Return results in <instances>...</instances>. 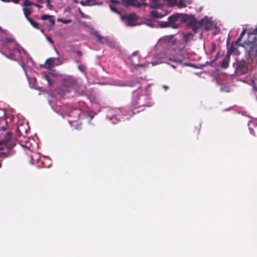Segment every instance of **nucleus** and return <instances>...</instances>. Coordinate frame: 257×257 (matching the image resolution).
I'll use <instances>...</instances> for the list:
<instances>
[{"label": "nucleus", "instance_id": "33", "mask_svg": "<svg viewBox=\"0 0 257 257\" xmlns=\"http://www.w3.org/2000/svg\"><path fill=\"white\" fill-rule=\"evenodd\" d=\"M220 52H218V53L215 56V58L210 62H206L204 64H211L215 60H216L220 55Z\"/></svg>", "mask_w": 257, "mask_h": 257}, {"label": "nucleus", "instance_id": "53", "mask_svg": "<svg viewBox=\"0 0 257 257\" xmlns=\"http://www.w3.org/2000/svg\"><path fill=\"white\" fill-rule=\"evenodd\" d=\"M14 3L18 4L20 2V0H12Z\"/></svg>", "mask_w": 257, "mask_h": 257}, {"label": "nucleus", "instance_id": "50", "mask_svg": "<svg viewBox=\"0 0 257 257\" xmlns=\"http://www.w3.org/2000/svg\"><path fill=\"white\" fill-rule=\"evenodd\" d=\"M7 41L9 42H12L14 41V40L12 38H7Z\"/></svg>", "mask_w": 257, "mask_h": 257}, {"label": "nucleus", "instance_id": "58", "mask_svg": "<svg viewBox=\"0 0 257 257\" xmlns=\"http://www.w3.org/2000/svg\"><path fill=\"white\" fill-rule=\"evenodd\" d=\"M171 66H172L173 67V68H174V69H175V68H176V66H175V65H171Z\"/></svg>", "mask_w": 257, "mask_h": 257}, {"label": "nucleus", "instance_id": "52", "mask_svg": "<svg viewBox=\"0 0 257 257\" xmlns=\"http://www.w3.org/2000/svg\"><path fill=\"white\" fill-rule=\"evenodd\" d=\"M140 3L142 4V6H144V7H147V6H149V4L147 3Z\"/></svg>", "mask_w": 257, "mask_h": 257}, {"label": "nucleus", "instance_id": "39", "mask_svg": "<svg viewBox=\"0 0 257 257\" xmlns=\"http://www.w3.org/2000/svg\"><path fill=\"white\" fill-rule=\"evenodd\" d=\"M146 24L147 26H149V27H152V28H153V27H154V26H155V25H154L153 23H152L151 22H150V21H148V22H147L146 23Z\"/></svg>", "mask_w": 257, "mask_h": 257}, {"label": "nucleus", "instance_id": "13", "mask_svg": "<svg viewBox=\"0 0 257 257\" xmlns=\"http://www.w3.org/2000/svg\"><path fill=\"white\" fill-rule=\"evenodd\" d=\"M151 17L155 19H160L165 16L167 15V13L165 12H159L157 11H152L150 13Z\"/></svg>", "mask_w": 257, "mask_h": 257}, {"label": "nucleus", "instance_id": "64", "mask_svg": "<svg viewBox=\"0 0 257 257\" xmlns=\"http://www.w3.org/2000/svg\"><path fill=\"white\" fill-rule=\"evenodd\" d=\"M22 64L25 65V62H23Z\"/></svg>", "mask_w": 257, "mask_h": 257}, {"label": "nucleus", "instance_id": "10", "mask_svg": "<svg viewBox=\"0 0 257 257\" xmlns=\"http://www.w3.org/2000/svg\"><path fill=\"white\" fill-rule=\"evenodd\" d=\"M12 135L11 132H8L5 138V140L4 141L5 145L10 148H12L16 145L14 141L11 140Z\"/></svg>", "mask_w": 257, "mask_h": 257}, {"label": "nucleus", "instance_id": "28", "mask_svg": "<svg viewBox=\"0 0 257 257\" xmlns=\"http://www.w3.org/2000/svg\"><path fill=\"white\" fill-rule=\"evenodd\" d=\"M57 20H58V22H62L63 24H69L72 21L71 19H66V20H65V19H61V18H58Z\"/></svg>", "mask_w": 257, "mask_h": 257}, {"label": "nucleus", "instance_id": "22", "mask_svg": "<svg viewBox=\"0 0 257 257\" xmlns=\"http://www.w3.org/2000/svg\"><path fill=\"white\" fill-rule=\"evenodd\" d=\"M109 8L112 12L118 14L120 16L121 15H122L121 12L118 10L115 6H113L111 5L109 6Z\"/></svg>", "mask_w": 257, "mask_h": 257}, {"label": "nucleus", "instance_id": "7", "mask_svg": "<svg viewBox=\"0 0 257 257\" xmlns=\"http://www.w3.org/2000/svg\"><path fill=\"white\" fill-rule=\"evenodd\" d=\"M139 51H136L128 57V59L130 64H140V56L139 55Z\"/></svg>", "mask_w": 257, "mask_h": 257}, {"label": "nucleus", "instance_id": "40", "mask_svg": "<svg viewBox=\"0 0 257 257\" xmlns=\"http://www.w3.org/2000/svg\"><path fill=\"white\" fill-rule=\"evenodd\" d=\"M49 22H50L51 26H53L54 25L55 23L54 20H53V19H51V18H50Z\"/></svg>", "mask_w": 257, "mask_h": 257}, {"label": "nucleus", "instance_id": "46", "mask_svg": "<svg viewBox=\"0 0 257 257\" xmlns=\"http://www.w3.org/2000/svg\"><path fill=\"white\" fill-rule=\"evenodd\" d=\"M34 6H35V7H37L38 9H41L42 8V6L39 5V4H34L33 3V5Z\"/></svg>", "mask_w": 257, "mask_h": 257}, {"label": "nucleus", "instance_id": "12", "mask_svg": "<svg viewBox=\"0 0 257 257\" xmlns=\"http://www.w3.org/2000/svg\"><path fill=\"white\" fill-rule=\"evenodd\" d=\"M248 71L246 65H235V73L237 75L240 76L245 74Z\"/></svg>", "mask_w": 257, "mask_h": 257}, {"label": "nucleus", "instance_id": "57", "mask_svg": "<svg viewBox=\"0 0 257 257\" xmlns=\"http://www.w3.org/2000/svg\"><path fill=\"white\" fill-rule=\"evenodd\" d=\"M73 2L75 4H77L79 3L77 0H73Z\"/></svg>", "mask_w": 257, "mask_h": 257}, {"label": "nucleus", "instance_id": "26", "mask_svg": "<svg viewBox=\"0 0 257 257\" xmlns=\"http://www.w3.org/2000/svg\"><path fill=\"white\" fill-rule=\"evenodd\" d=\"M56 59L55 57L49 58L45 61L44 64H53Z\"/></svg>", "mask_w": 257, "mask_h": 257}, {"label": "nucleus", "instance_id": "54", "mask_svg": "<svg viewBox=\"0 0 257 257\" xmlns=\"http://www.w3.org/2000/svg\"><path fill=\"white\" fill-rule=\"evenodd\" d=\"M228 66V65H221V67L224 69L227 68Z\"/></svg>", "mask_w": 257, "mask_h": 257}, {"label": "nucleus", "instance_id": "3", "mask_svg": "<svg viewBox=\"0 0 257 257\" xmlns=\"http://www.w3.org/2000/svg\"><path fill=\"white\" fill-rule=\"evenodd\" d=\"M212 26V20L211 18L205 17L204 19L200 21H198L194 15H192L191 21L190 22V27L192 28L193 31L196 33L200 28L204 27V30L208 31L210 30Z\"/></svg>", "mask_w": 257, "mask_h": 257}, {"label": "nucleus", "instance_id": "24", "mask_svg": "<svg viewBox=\"0 0 257 257\" xmlns=\"http://www.w3.org/2000/svg\"><path fill=\"white\" fill-rule=\"evenodd\" d=\"M22 50H23L24 54L26 55V56H27V57L28 58V60L26 61V63H31L32 64H33V63H34L33 61L32 58L30 56L29 54L27 53V52L23 48H22Z\"/></svg>", "mask_w": 257, "mask_h": 257}, {"label": "nucleus", "instance_id": "21", "mask_svg": "<svg viewBox=\"0 0 257 257\" xmlns=\"http://www.w3.org/2000/svg\"><path fill=\"white\" fill-rule=\"evenodd\" d=\"M27 20L30 23V24L33 27L37 29H40L39 24L32 19H31V18H28Z\"/></svg>", "mask_w": 257, "mask_h": 257}, {"label": "nucleus", "instance_id": "38", "mask_svg": "<svg viewBox=\"0 0 257 257\" xmlns=\"http://www.w3.org/2000/svg\"><path fill=\"white\" fill-rule=\"evenodd\" d=\"M7 156H6V154L4 153H0V158H5ZM2 163L0 161V168L2 167Z\"/></svg>", "mask_w": 257, "mask_h": 257}, {"label": "nucleus", "instance_id": "31", "mask_svg": "<svg viewBox=\"0 0 257 257\" xmlns=\"http://www.w3.org/2000/svg\"><path fill=\"white\" fill-rule=\"evenodd\" d=\"M184 0H179L178 6L179 8H185L187 6L186 4L183 2Z\"/></svg>", "mask_w": 257, "mask_h": 257}, {"label": "nucleus", "instance_id": "49", "mask_svg": "<svg viewBox=\"0 0 257 257\" xmlns=\"http://www.w3.org/2000/svg\"><path fill=\"white\" fill-rule=\"evenodd\" d=\"M183 2L186 3L188 4H191L192 3V0H184Z\"/></svg>", "mask_w": 257, "mask_h": 257}, {"label": "nucleus", "instance_id": "30", "mask_svg": "<svg viewBox=\"0 0 257 257\" xmlns=\"http://www.w3.org/2000/svg\"><path fill=\"white\" fill-rule=\"evenodd\" d=\"M33 5L32 2H30L29 0H26L22 4L24 7H28Z\"/></svg>", "mask_w": 257, "mask_h": 257}, {"label": "nucleus", "instance_id": "35", "mask_svg": "<svg viewBox=\"0 0 257 257\" xmlns=\"http://www.w3.org/2000/svg\"><path fill=\"white\" fill-rule=\"evenodd\" d=\"M46 4H47V7L50 9V10H53V6L52 5L50 4L51 1V0H46Z\"/></svg>", "mask_w": 257, "mask_h": 257}, {"label": "nucleus", "instance_id": "47", "mask_svg": "<svg viewBox=\"0 0 257 257\" xmlns=\"http://www.w3.org/2000/svg\"><path fill=\"white\" fill-rule=\"evenodd\" d=\"M79 3L83 6H86L85 1H81L79 2Z\"/></svg>", "mask_w": 257, "mask_h": 257}, {"label": "nucleus", "instance_id": "36", "mask_svg": "<svg viewBox=\"0 0 257 257\" xmlns=\"http://www.w3.org/2000/svg\"><path fill=\"white\" fill-rule=\"evenodd\" d=\"M254 35H257V27L254 30L253 33H248V35L249 37H251V36H253Z\"/></svg>", "mask_w": 257, "mask_h": 257}, {"label": "nucleus", "instance_id": "11", "mask_svg": "<svg viewBox=\"0 0 257 257\" xmlns=\"http://www.w3.org/2000/svg\"><path fill=\"white\" fill-rule=\"evenodd\" d=\"M93 35L97 38V41L99 43L106 44L109 46H111V44L106 37L100 35L96 31L93 32Z\"/></svg>", "mask_w": 257, "mask_h": 257}, {"label": "nucleus", "instance_id": "51", "mask_svg": "<svg viewBox=\"0 0 257 257\" xmlns=\"http://www.w3.org/2000/svg\"><path fill=\"white\" fill-rule=\"evenodd\" d=\"M79 13H80V15H81L82 17H84V14L83 13V12L81 11V10H80V9H79Z\"/></svg>", "mask_w": 257, "mask_h": 257}, {"label": "nucleus", "instance_id": "48", "mask_svg": "<svg viewBox=\"0 0 257 257\" xmlns=\"http://www.w3.org/2000/svg\"><path fill=\"white\" fill-rule=\"evenodd\" d=\"M46 38L48 41H49L50 42H51L52 43H53V41L50 37H49L48 36H46Z\"/></svg>", "mask_w": 257, "mask_h": 257}, {"label": "nucleus", "instance_id": "42", "mask_svg": "<svg viewBox=\"0 0 257 257\" xmlns=\"http://www.w3.org/2000/svg\"><path fill=\"white\" fill-rule=\"evenodd\" d=\"M44 76L45 78V79L47 81L48 80L50 79V77H49V76L48 74H47L46 73H44Z\"/></svg>", "mask_w": 257, "mask_h": 257}, {"label": "nucleus", "instance_id": "34", "mask_svg": "<svg viewBox=\"0 0 257 257\" xmlns=\"http://www.w3.org/2000/svg\"><path fill=\"white\" fill-rule=\"evenodd\" d=\"M216 48V44L215 43H212V44H211V49L210 50V52L211 53H213L215 51Z\"/></svg>", "mask_w": 257, "mask_h": 257}, {"label": "nucleus", "instance_id": "32", "mask_svg": "<svg viewBox=\"0 0 257 257\" xmlns=\"http://www.w3.org/2000/svg\"><path fill=\"white\" fill-rule=\"evenodd\" d=\"M236 49H237V47L234 46V45L232 44L230 46V49L228 50L227 51H229V53H230V54L234 52Z\"/></svg>", "mask_w": 257, "mask_h": 257}, {"label": "nucleus", "instance_id": "1", "mask_svg": "<svg viewBox=\"0 0 257 257\" xmlns=\"http://www.w3.org/2000/svg\"><path fill=\"white\" fill-rule=\"evenodd\" d=\"M177 41L174 38L173 35L165 36L160 39L159 44L162 45V47L168 50H172L171 53H160L157 55V58L158 59L155 61L152 64H160L161 63L169 64V62L173 63H182V64H191L188 62H183L186 57V50L184 47L177 48L175 45Z\"/></svg>", "mask_w": 257, "mask_h": 257}, {"label": "nucleus", "instance_id": "61", "mask_svg": "<svg viewBox=\"0 0 257 257\" xmlns=\"http://www.w3.org/2000/svg\"><path fill=\"white\" fill-rule=\"evenodd\" d=\"M83 67V66H82V65H79V68L80 69H81V67Z\"/></svg>", "mask_w": 257, "mask_h": 257}, {"label": "nucleus", "instance_id": "6", "mask_svg": "<svg viewBox=\"0 0 257 257\" xmlns=\"http://www.w3.org/2000/svg\"><path fill=\"white\" fill-rule=\"evenodd\" d=\"M76 84V80L72 76H65L62 81V85L64 87L63 89L65 91L67 90V88L73 86Z\"/></svg>", "mask_w": 257, "mask_h": 257}, {"label": "nucleus", "instance_id": "8", "mask_svg": "<svg viewBox=\"0 0 257 257\" xmlns=\"http://www.w3.org/2000/svg\"><path fill=\"white\" fill-rule=\"evenodd\" d=\"M2 53L9 59L14 60L16 59L15 58V57H16V56L20 57V53H21V50H20V49H19L18 48H14L13 50H10L9 54L8 55H6L4 52V50H3L2 51Z\"/></svg>", "mask_w": 257, "mask_h": 257}, {"label": "nucleus", "instance_id": "29", "mask_svg": "<svg viewBox=\"0 0 257 257\" xmlns=\"http://www.w3.org/2000/svg\"><path fill=\"white\" fill-rule=\"evenodd\" d=\"M52 17H53V16L44 14L41 16V19L42 20H46L50 19V18H51Z\"/></svg>", "mask_w": 257, "mask_h": 257}, {"label": "nucleus", "instance_id": "25", "mask_svg": "<svg viewBox=\"0 0 257 257\" xmlns=\"http://www.w3.org/2000/svg\"><path fill=\"white\" fill-rule=\"evenodd\" d=\"M170 21L168 20V22H160V26L161 28H164L167 27H171V25H170Z\"/></svg>", "mask_w": 257, "mask_h": 257}, {"label": "nucleus", "instance_id": "41", "mask_svg": "<svg viewBox=\"0 0 257 257\" xmlns=\"http://www.w3.org/2000/svg\"><path fill=\"white\" fill-rule=\"evenodd\" d=\"M113 4H120V2L117 0H109Z\"/></svg>", "mask_w": 257, "mask_h": 257}, {"label": "nucleus", "instance_id": "14", "mask_svg": "<svg viewBox=\"0 0 257 257\" xmlns=\"http://www.w3.org/2000/svg\"><path fill=\"white\" fill-rule=\"evenodd\" d=\"M216 80V84L218 85L221 86L220 91L223 92H230V88L228 85L227 84H221L218 81L217 78L216 77L215 78Z\"/></svg>", "mask_w": 257, "mask_h": 257}, {"label": "nucleus", "instance_id": "60", "mask_svg": "<svg viewBox=\"0 0 257 257\" xmlns=\"http://www.w3.org/2000/svg\"><path fill=\"white\" fill-rule=\"evenodd\" d=\"M40 30H41V32L42 33H44V30H43V29H40Z\"/></svg>", "mask_w": 257, "mask_h": 257}, {"label": "nucleus", "instance_id": "23", "mask_svg": "<svg viewBox=\"0 0 257 257\" xmlns=\"http://www.w3.org/2000/svg\"><path fill=\"white\" fill-rule=\"evenodd\" d=\"M86 6H92L98 5L99 3H97L95 0H86L85 1Z\"/></svg>", "mask_w": 257, "mask_h": 257}, {"label": "nucleus", "instance_id": "44", "mask_svg": "<svg viewBox=\"0 0 257 257\" xmlns=\"http://www.w3.org/2000/svg\"><path fill=\"white\" fill-rule=\"evenodd\" d=\"M48 85L49 86H52L53 84V82L52 80H51L50 79L47 80Z\"/></svg>", "mask_w": 257, "mask_h": 257}, {"label": "nucleus", "instance_id": "16", "mask_svg": "<svg viewBox=\"0 0 257 257\" xmlns=\"http://www.w3.org/2000/svg\"><path fill=\"white\" fill-rule=\"evenodd\" d=\"M55 65H40L41 67L45 68L48 69L50 71V73L51 75L54 76L58 75V72H56L55 70L53 69L54 66Z\"/></svg>", "mask_w": 257, "mask_h": 257}, {"label": "nucleus", "instance_id": "9", "mask_svg": "<svg viewBox=\"0 0 257 257\" xmlns=\"http://www.w3.org/2000/svg\"><path fill=\"white\" fill-rule=\"evenodd\" d=\"M122 2V4L125 7L133 6L137 8H141L142 4L138 1V0H121Z\"/></svg>", "mask_w": 257, "mask_h": 257}, {"label": "nucleus", "instance_id": "56", "mask_svg": "<svg viewBox=\"0 0 257 257\" xmlns=\"http://www.w3.org/2000/svg\"><path fill=\"white\" fill-rule=\"evenodd\" d=\"M202 38H203V34H202V33H201L200 34V35H199V39H202Z\"/></svg>", "mask_w": 257, "mask_h": 257}, {"label": "nucleus", "instance_id": "37", "mask_svg": "<svg viewBox=\"0 0 257 257\" xmlns=\"http://www.w3.org/2000/svg\"><path fill=\"white\" fill-rule=\"evenodd\" d=\"M189 66H192L195 68L203 69L205 65H189Z\"/></svg>", "mask_w": 257, "mask_h": 257}, {"label": "nucleus", "instance_id": "45", "mask_svg": "<svg viewBox=\"0 0 257 257\" xmlns=\"http://www.w3.org/2000/svg\"><path fill=\"white\" fill-rule=\"evenodd\" d=\"M76 54L78 56H81L82 55V52L81 51H79V50H77L76 51Z\"/></svg>", "mask_w": 257, "mask_h": 257}, {"label": "nucleus", "instance_id": "63", "mask_svg": "<svg viewBox=\"0 0 257 257\" xmlns=\"http://www.w3.org/2000/svg\"><path fill=\"white\" fill-rule=\"evenodd\" d=\"M253 88L254 89H256V87H255V86H254L253 87Z\"/></svg>", "mask_w": 257, "mask_h": 257}, {"label": "nucleus", "instance_id": "43", "mask_svg": "<svg viewBox=\"0 0 257 257\" xmlns=\"http://www.w3.org/2000/svg\"><path fill=\"white\" fill-rule=\"evenodd\" d=\"M48 85L49 86H52L53 84V82L52 80H51L50 79L47 80Z\"/></svg>", "mask_w": 257, "mask_h": 257}, {"label": "nucleus", "instance_id": "19", "mask_svg": "<svg viewBox=\"0 0 257 257\" xmlns=\"http://www.w3.org/2000/svg\"><path fill=\"white\" fill-rule=\"evenodd\" d=\"M7 122L5 118H0V131L7 129Z\"/></svg>", "mask_w": 257, "mask_h": 257}, {"label": "nucleus", "instance_id": "4", "mask_svg": "<svg viewBox=\"0 0 257 257\" xmlns=\"http://www.w3.org/2000/svg\"><path fill=\"white\" fill-rule=\"evenodd\" d=\"M246 31V29H244L241 32L239 37L235 41V45L237 46H242L244 47L246 50L248 51H252L253 50V47L255 45L254 41L255 40V38L253 37L252 40L251 41H245L242 44L239 43L240 41L241 40L242 37L245 35Z\"/></svg>", "mask_w": 257, "mask_h": 257}, {"label": "nucleus", "instance_id": "20", "mask_svg": "<svg viewBox=\"0 0 257 257\" xmlns=\"http://www.w3.org/2000/svg\"><path fill=\"white\" fill-rule=\"evenodd\" d=\"M230 57V53H229V51H227V54L225 57L222 59V60L218 64H228L229 62Z\"/></svg>", "mask_w": 257, "mask_h": 257}, {"label": "nucleus", "instance_id": "2", "mask_svg": "<svg viewBox=\"0 0 257 257\" xmlns=\"http://www.w3.org/2000/svg\"><path fill=\"white\" fill-rule=\"evenodd\" d=\"M191 17V15L177 13L170 16L168 19L170 21V25L172 28L178 29L186 23H187L188 26L190 27Z\"/></svg>", "mask_w": 257, "mask_h": 257}, {"label": "nucleus", "instance_id": "5", "mask_svg": "<svg viewBox=\"0 0 257 257\" xmlns=\"http://www.w3.org/2000/svg\"><path fill=\"white\" fill-rule=\"evenodd\" d=\"M120 20L123 21L125 25L127 27H133L138 24V17L134 13L128 15H121Z\"/></svg>", "mask_w": 257, "mask_h": 257}, {"label": "nucleus", "instance_id": "55", "mask_svg": "<svg viewBox=\"0 0 257 257\" xmlns=\"http://www.w3.org/2000/svg\"><path fill=\"white\" fill-rule=\"evenodd\" d=\"M3 2L10 3L11 2V0H1Z\"/></svg>", "mask_w": 257, "mask_h": 257}, {"label": "nucleus", "instance_id": "15", "mask_svg": "<svg viewBox=\"0 0 257 257\" xmlns=\"http://www.w3.org/2000/svg\"><path fill=\"white\" fill-rule=\"evenodd\" d=\"M17 135L18 137H20L21 136H25V135L27 134L26 130L23 129V125H19L17 127Z\"/></svg>", "mask_w": 257, "mask_h": 257}, {"label": "nucleus", "instance_id": "62", "mask_svg": "<svg viewBox=\"0 0 257 257\" xmlns=\"http://www.w3.org/2000/svg\"><path fill=\"white\" fill-rule=\"evenodd\" d=\"M164 88L167 89L168 88V87L167 86H164Z\"/></svg>", "mask_w": 257, "mask_h": 257}, {"label": "nucleus", "instance_id": "17", "mask_svg": "<svg viewBox=\"0 0 257 257\" xmlns=\"http://www.w3.org/2000/svg\"><path fill=\"white\" fill-rule=\"evenodd\" d=\"M194 37V34L191 33H187L184 34L183 36V40L185 42H187L191 40H192Z\"/></svg>", "mask_w": 257, "mask_h": 257}, {"label": "nucleus", "instance_id": "18", "mask_svg": "<svg viewBox=\"0 0 257 257\" xmlns=\"http://www.w3.org/2000/svg\"><path fill=\"white\" fill-rule=\"evenodd\" d=\"M160 0H150L152 5L150 6V8L156 9L160 7L161 5L160 4Z\"/></svg>", "mask_w": 257, "mask_h": 257}, {"label": "nucleus", "instance_id": "59", "mask_svg": "<svg viewBox=\"0 0 257 257\" xmlns=\"http://www.w3.org/2000/svg\"><path fill=\"white\" fill-rule=\"evenodd\" d=\"M38 2L43 3V0H38Z\"/></svg>", "mask_w": 257, "mask_h": 257}, {"label": "nucleus", "instance_id": "27", "mask_svg": "<svg viewBox=\"0 0 257 257\" xmlns=\"http://www.w3.org/2000/svg\"><path fill=\"white\" fill-rule=\"evenodd\" d=\"M23 11L24 12V14L27 20H28V18H29L28 16L31 14V12L30 10L26 8H24L23 9Z\"/></svg>", "mask_w": 257, "mask_h": 257}]
</instances>
